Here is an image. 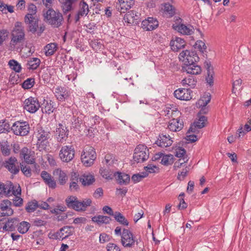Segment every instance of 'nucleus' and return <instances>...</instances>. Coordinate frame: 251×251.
<instances>
[{
	"instance_id": "2",
	"label": "nucleus",
	"mask_w": 251,
	"mask_h": 251,
	"mask_svg": "<svg viewBox=\"0 0 251 251\" xmlns=\"http://www.w3.org/2000/svg\"><path fill=\"white\" fill-rule=\"evenodd\" d=\"M35 135L37 138L36 143L37 148L40 151L45 150L49 145L48 140L50 138V133L42 127H38L37 128Z\"/></svg>"
},
{
	"instance_id": "53",
	"label": "nucleus",
	"mask_w": 251,
	"mask_h": 251,
	"mask_svg": "<svg viewBox=\"0 0 251 251\" xmlns=\"http://www.w3.org/2000/svg\"><path fill=\"white\" fill-rule=\"evenodd\" d=\"M145 170L148 175L149 173H153L158 172V168L155 165L152 164H149L147 166L145 167Z\"/></svg>"
},
{
	"instance_id": "58",
	"label": "nucleus",
	"mask_w": 251,
	"mask_h": 251,
	"mask_svg": "<svg viewBox=\"0 0 251 251\" xmlns=\"http://www.w3.org/2000/svg\"><path fill=\"white\" fill-rule=\"evenodd\" d=\"M38 207V203L36 201L30 202L26 207V210L28 212H33Z\"/></svg>"
},
{
	"instance_id": "10",
	"label": "nucleus",
	"mask_w": 251,
	"mask_h": 251,
	"mask_svg": "<svg viewBox=\"0 0 251 251\" xmlns=\"http://www.w3.org/2000/svg\"><path fill=\"white\" fill-rule=\"evenodd\" d=\"M29 125L25 122H16L11 127L12 130L16 135L25 136L29 131Z\"/></svg>"
},
{
	"instance_id": "32",
	"label": "nucleus",
	"mask_w": 251,
	"mask_h": 251,
	"mask_svg": "<svg viewBox=\"0 0 251 251\" xmlns=\"http://www.w3.org/2000/svg\"><path fill=\"white\" fill-rule=\"evenodd\" d=\"M53 174L57 177L58 182L60 185H63L67 182L68 176L65 171L57 168L53 171Z\"/></svg>"
},
{
	"instance_id": "17",
	"label": "nucleus",
	"mask_w": 251,
	"mask_h": 251,
	"mask_svg": "<svg viewBox=\"0 0 251 251\" xmlns=\"http://www.w3.org/2000/svg\"><path fill=\"white\" fill-rule=\"evenodd\" d=\"M182 70L187 74L194 75L200 74L201 72V66L196 64V62L184 65L182 67Z\"/></svg>"
},
{
	"instance_id": "62",
	"label": "nucleus",
	"mask_w": 251,
	"mask_h": 251,
	"mask_svg": "<svg viewBox=\"0 0 251 251\" xmlns=\"http://www.w3.org/2000/svg\"><path fill=\"white\" fill-rule=\"evenodd\" d=\"M184 196V194H180L179 196V199L180 200L179 204L178 205V208L179 209H184L187 206V204L185 202L183 198H181V197Z\"/></svg>"
},
{
	"instance_id": "1",
	"label": "nucleus",
	"mask_w": 251,
	"mask_h": 251,
	"mask_svg": "<svg viewBox=\"0 0 251 251\" xmlns=\"http://www.w3.org/2000/svg\"><path fill=\"white\" fill-rule=\"evenodd\" d=\"M10 45L15 46L23 42L25 39V33L24 28L20 22H16L14 27L11 31Z\"/></svg>"
},
{
	"instance_id": "61",
	"label": "nucleus",
	"mask_w": 251,
	"mask_h": 251,
	"mask_svg": "<svg viewBox=\"0 0 251 251\" xmlns=\"http://www.w3.org/2000/svg\"><path fill=\"white\" fill-rule=\"evenodd\" d=\"M107 251H120V248L115 244L109 243L107 245Z\"/></svg>"
},
{
	"instance_id": "13",
	"label": "nucleus",
	"mask_w": 251,
	"mask_h": 251,
	"mask_svg": "<svg viewBox=\"0 0 251 251\" xmlns=\"http://www.w3.org/2000/svg\"><path fill=\"white\" fill-rule=\"evenodd\" d=\"M20 156L28 164H32L35 162L34 151L29 150L26 147H24L21 150Z\"/></svg>"
},
{
	"instance_id": "55",
	"label": "nucleus",
	"mask_w": 251,
	"mask_h": 251,
	"mask_svg": "<svg viewBox=\"0 0 251 251\" xmlns=\"http://www.w3.org/2000/svg\"><path fill=\"white\" fill-rule=\"evenodd\" d=\"M15 197L13 199V204L16 206L19 207L22 205L23 203V200L20 197L21 195H14Z\"/></svg>"
},
{
	"instance_id": "43",
	"label": "nucleus",
	"mask_w": 251,
	"mask_h": 251,
	"mask_svg": "<svg viewBox=\"0 0 251 251\" xmlns=\"http://www.w3.org/2000/svg\"><path fill=\"white\" fill-rule=\"evenodd\" d=\"M60 1L62 3V7L64 13H67L71 10L74 1L72 0H61Z\"/></svg>"
},
{
	"instance_id": "21",
	"label": "nucleus",
	"mask_w": 251,
	"mask_h": 251,
	"mask_svg": "<svg viewBox=\"0 0 251 251\" xmlns=\"http://www.w3.org/2000/svg\"><path fill=\"white\" fill-rule=\"evenodd\" d=\"M174 96L176 99L183 100H188L192 99L190 90L188 88L176 90L174 92Z\"/></svg>"
},
{
	"instance_id": "27",
	"label": "nucleus",
	"mask_w": 251,
	"mask_h": 251,
	"mask_svg": "<svg viewBox=\"0 0 251 251\" xmlns=\"http://www.w3.org/2000/svg\"><path fill=\"white\" fill-rule=\"evenodd\" d=\"M6 168L13 174H16L19 172L17 160L15 157H11L6 162Z\"/></svg>"
},
{
	"instance_id": "8",
	"label": "nucleus",
	"mask_w": 251,
	"mask_h": 251,
	"mask_svg": "<svg viewBox=\"0 0 251 251\" xmlns=\"http://www.w3.org/2000/svg\"><path fill=\"white\" fill-rule=\"evenodd\" d=\"M179 59L184 65L197 62L199 57L195 51L186 50L182 51L179 55Z\"/></svg>"
},
{
	"instance_id": "23",
	"label": "nucleus",
	"mask_w": 251,
	"mask_h": 251,
	"mask_svg": "<svg viewBox=\"0 0 251 251\" xmlns=\"http://www.w3.org/2000/svg\"><path fill=\"white\" fill-rule=\"evenodd\" d=\"M183 123L179 118H175L169 122L168 128L172 131L176 132L180 131L183 127Z\"/></svg>"
},
{
	"instance_id": "15",
	"label": "nucleus",
	"mask_w": 251,
	"mask_h": 251,
	"mask_svg": "<svg viewBox=\"0 0 251 251\" xmlns=\"http://www.w3.org/2000/svg\"><path fill=\"white\" fill-rule=\"evenodd\" d=\"M25 22L28 25L30 31L34 33L38 27V19L31 14H26L25 17Z\"/></svg>"
},
{
	"instance_id": "38",
	"label": "nucleus",
	"mask_w": 251,
	"mask_h": 251,
	"mask_svg": "<svg viewBox=\"0 0 251 251\" xmlns=\"http://www.w3.org/2000/svg\"><path fill=\"white\" fill-rule=\"evenodd\" d=\"M113 217L115 220L120 224L125 226H128L129 223L125 217L119 212H115Z\"/></svg>"
},
{
	"instance_id": "11",
	"label": "nucleus",
	"mask_w": 251,
	"mask_h": 251,
	"mask_svg": "<svg viewBox=\"0 0 251 251\" xmlns=\"http://www.w3.org/2000/svg\"><path fill=\"white\" fill-rule=\"evenodd\" d=\"M40 107V105L37 98L30 97L25 100L24 108L30 113H35Z\"/></svg>"
},
{
	"instance_id": "37",
	"label": "nucleus",
	"mask_w": 251,
	"mask_h": 251,
	"mask_svg": "<svg viewBox=\"0 0 251 251\" xmlns=\"http://www.w3.org/2000/svg\"><path fill=\"white\" fill-rule=\"evenodd\" d=\"M111 220V219L109 217L102 215L94 216L92 218V221L95 223H97L98 225H101L102 224H108Z\"/></svg>"
},
{
	"instance_id": "18",
	"label": "nucleus",
	"mask_w": 251,
	"mask_h": 251,
	"mask_svg": "<svg viewBox=\"0 0 251 251\" xmlns=\"http://www.w3.org/2000/svg\"><path fill=\"white\" fill-rule=\"evenodd\" d=\"M12 202L9 200H3L0 204V209L2 216H9L13 214V210L11 208Z\"/></svg>"
},
{
	"instance_id": "54",
	"label": "nucleus",
	"mask_w": 251,
	"mask_h": 251,
	"mask_svg": "<svg viewBox=\"0 0 251 251\" xmlns=\"http://www.w3.org/2000/svg\"><path fill=\"white\" fill-rule=\"evenodd\" d=\"M188 161V158L187 157H183L178 159V160L175 163L174 168L176 169L180 168L183 164L187 162Z\"/></svg>"
},
{
	"instance_id": "26",
	"label": "nucleus",
	"mask_w": 251,
	"mask_h": 251,
	"mask_svg": "<svg viewBox=\"0 0 251 251\" xmlns=\"http://www.w3.org/2000/svg\"><path fill=\"white\" fill-rule=\"evenodd\" d=\"M207 121V118L204 116H200L199 119L196 121L190 127L188 133L190 132L195 133L198 128H201L205 125V123Z\"/></svg>"
},
{
	"instance_id": "14",
	"label": "nucleus",
	"mask_w": 251,
	"mask_h": 251,
	"mask_svg": "<svg viewBox=\"0 0 251 251\" xmlns=\"http://www.w3.org/2000/svg\"><path fill=\"white\" fill-rule=\"evenodd\" d=\"M158 25V22L156 19L149 17L143 20L141 24L142 28L146 31H151L155 29Z\"/></svg>"
},
{
	"instance_id": "63",
	"label": "nucleus",
	"mask_w": 251,
	"mask_h": 251,
	"mask_svg": "<svg viewBox=\"0 0 251 251\" xmlns=\"http://www.w3.org/2000/svg\"><path fill=\"white\" fill-rule=\"evenodd\" d=\"M21 171L23 173V174L27 176H30L31 175V170L28 166H24V165H21Z\"/></svg>"
},
{
	"instance_id": "49",
	"label": "nucleus",
	"mask_w": 251,
	"mask_h": 251,
	"mask_svg": "<svg viewBox=\"0 0 251 251\" xmlns=\"http://www.w3.org/2000/svg\"><path fill=\"white\" fill-rule=\"evenodd\" d=\"M44 103L45 106L43 110L48 114L52 113L54 110V107L53 104V102L51 100H50L49 101H47L46 103Z\"/></svg>"
},
{
	"instance_id": "36",
	"label": "nucleus",
	"mask_w": 251,
	"mask_h": 251,
	"mask_svg": "<svg viewBox=\"0 0 251 251\" xmlns=\"http://www.w3.org/2000/svg\"><path fill=\"white\" fill-rule=\"evenodd\" d=\"M121 12H125L134 4V0H119Z\"/></svg>"
},
{
	"instance_id": "16",
	"label": "nucleus",
	"mask_w": 251,
	"mask_h": 251,
	"mask_svg": "<svg viewBox=\"0 0 251 251\" xmlns=\"http://www.w3.org/2000/svg\"><path fill=\"white\" fill-rule=\"evenodd\" d=\"M140 14L135 10H131L126 13L124 17L125 23L130 25L137 24L139 19Z\"/></svg>"
},
{
	"instance_id": "35",
	"label": "nucleus",
	"mask_w": 251,
	"mask_h": 251,
	"mask_svg": "<svg viewBox=\"0 0 251 251\" xmlns=\"http://www.w3.org/2000/svg\"><path fill=\"white\" fill-rule=\"evenodd\" d=\"M181 83L183 86L189 90V88H194L195 87L197 80L193 76H189L188 77L184 78Z\"/></svg>"
},
{
	"instance_id": "4",
	"label": "nucleus",
	"mask_w": 251,
	"mask_h": 251,
	"mask_svg": "<svg viewBox=\"0 0 251 251\" xmlns=\"http://www.w3.org/2000/svg\"><path fill=\"white\" fill-rule=\"evenodd\" d=\"M121 242L125 248H132L138 243L136 237L130 230L126 228H124L122 230Z\"/></svg>"
},
{
	"instance_id": "47",
	"label": "nucleus",
	"mask_w": 251,
	"mask_h": 251,
	"mask_svg": "<svg viewBox=\"0 0 251 251\" xmlns=\"http://www.w3.org/2000/svg\"><path fill=\"white\" fill-rule=\"evenodd\" d=\"M211 96L209 93L205 94L199 100L201 106H205L210 101Z\"/></svg>"
},
{
	"instance_id": "41",
	"label": "nucleus",
	"mask_w": 251,
	"mask_h": 251,
	"mask_svg": "<svg viewBox=\"0 0 251 251\" xmlns=\"http://www.w3.org/2000/svg\"><path fill=\"white\" fill-rule=\"evenodd\" d=\"M57 46L55 43H50L46 45L44 48L46 55H52L57 50Z\"/></svg>"
},
{
	"instance_id": "51",
	"label": "nucleus",
	"mask_w": 251,
	"mask_h": 251,
	"mask_svg": "<svg viewBox=\"0 0 251 251\" xmlns=\"http://www.w3.org/2000/svg\"><path fill=\"white\" fill-rule=\"evenodd\" d=\"M148 176V173L146 172H143L139 174H135L131 177V180L134 183H137L140 181L142 178L146 177Z\"/></svg>"
},
{
	"instance_id": "20",
	"label": "nucleus",
	"mask_w": 251,
	"mask_h": 251,
	"mask_svg": "<svg viewBox=\"0 0 251 251\" xmlns=\"http://www.w3.org/2000/svg\"><path fill=\"white\" fill-rule=\"evenodd\" d=\"M70 226H66L61 228L59 231L53 234V238L56 239H64L71 235H72V231Z\"/></svg>"
},
{
	"instance_id": "42",
	"label": "nucleus",
	"mask_w": 251,
	"mask_h": 251,
	"mask_svg": "<svg viewBox=\"0 0 251 251\" xmlns=\"http://www.w3.org/2000/svg\"><path fill=\"white\" fill-rule=\"evenodd\" d=\"M164 12L168 14L170 17L173 16L176 13L175 8L169 3H165L163 4Z\"/></svg>"
},
{
	"instance_id": "5",
	"label": "nucleus",
	"mask_w": 251,
	"mask_h": 251,
	"mask_svg": "<svg viewBox=\"0 0 251 251\" xmlns=\"http://www.w3.org/2000/svg\"><path fill=\"white\" fill-rule=\"evenodd\" d=\"M45 18L47 22L54 27L60 26L63 20L62 14L53 9H49L45 15Z\"/></svg>"
},
{
	"instance_id": "48",
	"label": "nucleus",
	"mask_w": 251,
	"mask_h": 251,
	"mask_svg": "<svg viewBox=\"0 0 251 251\" xmlns=\"http://www.w3.org/2000/svg\"><path fill=\"white\" fill-rule=\"evenodd\" d=\"M15 221L16 220L14 219L9 220L5 223L3 229L6 231H13L15 229Z\"/></svg>"
},
{
	"instance_id": "12",
	"label": "nucleus",
	"mask_w": 251,
	"mask_h": 251,
	"mask_svg": "<svg viewBox=\"0 0 251 251\" xmlns=\"http://www.w3.org/2000/svg\"><path fill=\"white\" fill-rule=\"evenodd\" d=\"M166 118H180L181 113L177 110L176 106L169 105L167 106L163 110V114Z\"/></svg>"
},
{
	"instance_id": "57",
	"label": "nucleus",
	"mask_w": 251,
	"mask_h": 251,
	"mask_svg": "<svg viewBox=\"0 0 251 251\" xmlns=\"http://www.w3.org/2000/svg\"><path fill=\"white\" fill-rule=\"evenodd\" d=\"M195 48L198 49L202 52H203L206 49L205 43L201 40L197 41L196 42Z\"/></svg>"
},
{
	"instance_id": "64",
	"label": "nucleus",
	"mask_w": 251,
	"mask_h": 251,
	"mask_svg": "<svg viewBox=\"0 0 251 251\" xmlns=\"http://www.w3.org/2000/svg\"><path fill=\"white\" fill-rule=\"evenodd\" d=\"M8 35V31L6 29L0 30V45L2 44L5 40L6 37Z\"/></svg>"
},
{
	"instance_id": "28",
	"label": "nucleus",
	"mask_w": 251,
	"mask_h": 251,
	"mask_svg": "<svg viewBox=\"0 0 251 251\" xmlns=\"http://www.w3.org/2000/svg\"><path fill=\"white\" fill-rule=\"evenodd\" d=\"M41 176L45 183L52 189H54L56 186V183L53 177L47 172L42 171Z\"/></svg>"
},
{
	"instance_id": "22",
	"label": "nucleus",
	"mask_w": 251,
	"mask_h": 251,
	"mask_svg": "<svg viewBox=\"0 0 251 251\" xmlns=\"http://www.w3.org/2000/svg\"><path fill=\"white\" fill-rule=\"evenodd\" d=\"M173 142L172 138L169 135L162 134L159 135L156 144L159 147L164 148L170 146Z\"/></svg>"
},
{
	"instance_id": "39",
	"label": "nucleus",
	"mask_w": 251,
	"mask_h": 251,
	"mask_svg": "<svg viewBox=\"0 0 251 251\" xmlns=\"http://www.w3.org/2000/svg\"><path fill=\"white\" fill-rule=\"evenodd\" d=\"M40 63L41 61L39 58L35 57L30 58L27 64L28 65L27 68L30 70H35L39 67Z\"/></svg>"
},
{
	"instance_id": "31",
	"label": "nucleus",
	"mask_w": 251,
	"mask_h": 251,
	"mask_svg": "<svg viewBox=\"0 0 251 251\" xmlns=\"http://www.w3.org/2000/svg\"><path fill=\"white\" fill-rule=\"evenodd\" d=\"M88 11V4L85 2H80L79 4V9L75 16V23L79 21L81 17L87 15Z\"/></svg>"
},
{
	"instance_id": "3",
	"label": "nucleus",
	"mask_w": 251,
	"mask_h": 251,
	"mask_svg": "<svg viewBox=\"0 0 251 251\" xmlns=\"http://www.w3.org/2000/svg\"><path fill=\"white\" fill-rule=\"evenodd\" d=\"M96 157L95 149L91 146H86L81 153V160L84 165L90 167L93 164Z\"/></svg>"
},
{
	"instance_id": "24",
	"label": "nucleus",
	"mask_w": 251,
	"mask_h": 251,
	"mask_svg": "<svg viewBox=\"0 0 251 251\" xmlns=\"http://www.w3.org/2000/svg\"><path fill=\"white\" fill-rule=\"evenodd\" d=\"M56 138L58 142H63L68 138V130L67 128L61 124H59L56 131Z\"/></svg>"
},
{
	"instance_id": "34",
	"label": "nucleus",
	"mask_w": 251,
	"mask_h": 251,
	"mask_svg": "<svg viewBox=\"0 0 251 251\" xmlns=\"http://www.w3.org/2000/svg\"><path fill=\"white\" fill-rule=\"evenodd\" d=\"M114 176L116 177L118 182L121 184H126L130 180L129 176L125 173L117 172L114 173Z\"/></svg>"
},
{
	"instance_id": "19",
	"label": "nucleus",
	"mask_w": 251,
	"mask_h": 251,
	"mask_svg": "<svg viewBox=\"0 0 251 251\" xmlns=\"http://www.w3.org/2000/svg\"><path fill=\"white\" fill-rule=\"evenodd\" d=\"M54 93L56 99L60 101H64L70 96L69 92L63 87L57 86L54 90Z\"/></svg>"
},
{
	"instance_id": "45",
	"label": "nucleus",
	"mask_w": 251,
	"mask_h": 251,
	"mask_svg": "<svg viewBox=\"0 0 251 251\" xmlns=\"http://www.w3.org/2000/svg\"><path fill=\"white\" fill-rule=\"evenodd\" d=\"M174 157L173 155L172 154H166L163 156L161 160V163L162 164L168 166L169 165H171L174 162Z\"/></svg>"
},
{
	"instance_id": "44",
	"label": "nucleus",
	"mask_w": 251,
	"mask_h": 251,
	"mask_svg": "<svg viewBox=\"0 0 251 251\" xmlns=\"http://www.w3.org/2000/svg\"><path fill=\"white\" fill-rule=\"evenodd\" d=\"M9 67L16 73H20L22 70V67L18 61L14 59L10 60L8 62Z\"/></svg>"
},
{
	"instance_id": "52",
	"label": "nucleus",
	"mask_w": 251,
	"mask_h": 251,
	"mask_svg": "<svg viewBox=\"0 0 251 251\" xmlns=\"http://www.w3.org/2000/svg\"><path fill=\"white\" fill-rule=\"evenodd\" d=\"M35 83L34 79L33 78H28L24 81L22 87L24 89H30L32 88Z\"/></svg>"
},
{
	"instance_id": "50",
	"label": "nucleus",
	"mask_w": 251,
	"mask_h": 251,
	"mask_svg": "<svg viewBox=\"0 0 251 251\" xmlns=\"http://www.w3.org/2000/svg\"><path fill=\"white\" fill-rule=\"evenodd\" d=\"M77 200V198L76 197L70 196L68 197L65 200L66 205L69 208L73 209Z\"/></svg>"
},
{
	"instance_id": "7",
	"label": "nucleus",
	"mask_w": 251,
	"mask_h": 251,
	"mask_svg": "<svg viewBox=\"0 0 251 251\" xmlns=\"http://www.w3.org/2000/svg\"><path fill=\"white\" fill-rule=\"evenodd\" d=\"M17 194L21 195V189L19 185L14 186L11 183L8 184L0 183V195L10 196Z\"/></svg>"
},
{
	"instance_id": "30",
	"label": "nucleus",
	"mask_w": 251,
	"mask_h": 251,
	"mask_svg": "<svg viewBox=\"0 0 251 251\" xmlns=\"http://www.w3.org/2000/svg\"><path fill=\"white\" fill-rule=\"evenodd\" d=\"M92 201L90 199H85L82 201L77 200L73 209L76 211H84L88 206H90Z\"/></svg>"
},
{
	"instance_id": "29",
	"label": "nucleus",
	"mask_w": 251,
	"mask_h": 251,
	"mask_svg": "<svg viewBox=\"0 0 251 251\" xmlns=\"http://www.w3.org/2000/svg\"><path fill=\"white\" fill-rule=\"evenodd\" d=\"M175 30L184 35H191L194 32V27L191 25H186L184 24H181L174 26Z\"/></svg>"
},
{
	"instance_id": "9",
	"label": "nucleus",
	"mask_w": 251,
	"mask_h": 251,
	"mask_svg": "<svg viewBox=\"0 0 251 251\" xmlns=\"http://www.w3.org/2000/svg\"><path fill=\"white\" fill-rule=\"evenodd\" d=\"M75 151L72 146H65L61 148L59 151V158L62 162H69L75 157Z\"/></svg>"
},
{
	"instance_id": "56",
	"label": "nucleus",
	"mask_w": 251,
	"mask_h": 251,
	"mask_svg": "<svg viewBox=\"0 0 251 251\" xmlns=\"http://www.w3.org/2000/svg\"><path fill=\"white\" fill-rule=\"evenodd\" d=\"M175 155L178 158H183V157H187L186 155V151L182 148H179L176 150Z\"/></svg>"
},
{
	"instance_id": "33",
	"label": "nucleus",
	"mask_w": 251,
	"mask_h": 251,
	"mask_svg": "<svg viewBox=\"0 0 251 251\" xmlns=\"http://www.w3.org/2000/svg\"><path fill=\"white\" fill-rule=\"evenodd\" d=\"M95 180L94 176L89 173L84 174L79 177V181L83 186L92 184Z\"/></svg>"
},
{
	"instance_id": "46",
	"label": "nucleus",
	"mask_w": 251,
	"mask_h": 251,
	"mask_svg": "<svg viewBox=\"0 0 251 251\" xmlns=\"http://www.w3.org/2000/svg\"><path fill=\"white\" fill-rule=\"evenodd\" d=\"M29 227L30 224L27 222L23 221L19 224L18 230L20 233L24 234L28 231Z\"/></svg>"
},
{
	"instance_id": "59",
	"label": "nucleus",
	"mask_w": 251,
	"mask_h": 251,
	"mask_svg": "<svg viewBox=\"0 0 251 251\" xmlns=\"http://www.w3.org/2000/svg\"><path fill=\"white\" fill-rule=\"evenodd\" d=\"M1 152L5 155H8L10 153L9 146L6 143H4L1 145Z\"/></svg>"
},
{
	"instance_id": "40",
	"label": "nucleus",
	"mask_w": 251,
	"mask_h": 251,
	"mask_svg": "<svg viewBox=\"0 0 251 251\" xmlns=\"http://www.w3.org/2000/svg\"><path fill=\"white\" fill-rule=\"evenodd\" d=\"M100 173L102 177L107 180L112 179L114 176L113 172L108 168H101Z\"/></svg>"
},
{
	"instance_id": "60",
	"label": "nucleus",
	"mask_w": 251,
	"mask_h": 251,
	"mask_svg": "<svg viewBox=\"0 0 251 251\" xmlns=\"http://www.w3.org/2000/svg\"><path fill=\"white\" fill-rule=\"evenodd\" d=\"M213 72L211 71L209 69L207 70V76H206V80L207 83L211 86L213 84Z\"/></svg>"
},
{
	"instance_id": "6",
	"label": "nucleus",
	"mask_w": 251,
	"mask_h": 251,
	"mask_svg": "<svg viewBox=\"0 0 251 251\" xmlns=\"http://www.w3.org/2000/svg\"><path fill=\"white\" fill-rule=\"evenodd\" d=\"M149 157V151L144 145H138L134 150L133 159L137 163H142L147 160Z\"/></svg>"
},
{
	"instance_id": "25",
	"label": "nucleus",
	"mask_w": 251,
	"mask_h": 251,
	"mask_svg": "<svg viewBox=\"0 0 251 251\" xmlns=\"http://www.w3.org/2000/svg\"><path fill=\"white\" fill-rule=\"evenodd\" d=\"M170 45L173 51H177L181 49L184 48L185 42L183 39L176 37L172 39Z\"/></svg>"
}]
</instances>
